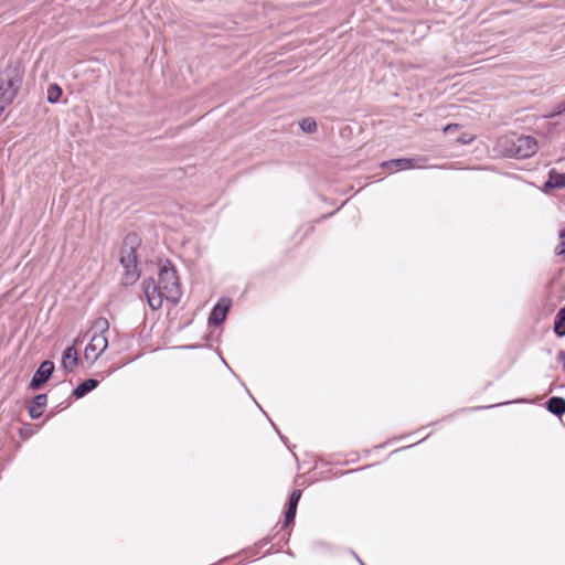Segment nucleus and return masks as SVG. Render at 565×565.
<instances>
[{
	"label": "nucleus",
	"instance_id": "nucleus-1",
	"mask_svg": "<svg viewBox=\"0 0 565 565\" xmlns=\"http://www.w3.org/2000/svg\"><path fill=\"white\" fill-rule=\"evenodd\" d=\"M143 290L151 309L162 307L163 299L178 302L181 297L179 278L170 262L160 265L158 282L153 278L143 281Z\"/></svg>",
	"mask_w": 565,
	"mask_h": 565
},
{
	"label": "nucleus",
	"instance_id": "nucleus-2",
	"mask_svg": "<svg viewBox=\"0 0 565 565\" xmlns=\"http://www.w3.org/2000/svg\"><path fill=\"white\" fill-rule=\"evenodd\" d=\"M24 71L20 63L11 62L0 72V116L14 100L23 82Z\"/></svg>",
	"mask_w": 565,
	"mask_h": 565
},
{
	"label": "nucleus",
	"instance_id": "nucleus-3",
	"mask_svg": "<svg viewBox=\"0 0 565 565\" xmlns=\"http://www.w3.org/2000/svg\"><path fill=\"white\" fill-rule=\"evenodd\" d=\"M140 245V239L137 234L129 233L126 235L121 250H120V263L125 269L126 284L135 282L139 277L137 267V248Z\"/></svg>",
	"mask_w": 565,
	"mask_h": 565
},
{
	"label": "nucleus",
	"instance_id": "nucleus-4",
	"mask_svg": "<svg viewBox=\"0 0 565 565\" xmlns=\"http://www.w3.org/2000/svg\"><path fill=\"white\" fill-rule=\"evenodd\" d=\"M108 348V339L104 334H94L86 345L84 358L94 363Z\"/></svg>",
	"mask_w": 565,
	"mask_h": 565
},
{
	"label": "nucleus",
	"instance_id": "nucleus-5",
	"mask_svg": "<svg viewBox=\"0 0 565 565\" xmlns=\"http://www.w3.org/2000/svg\"><path fill=\"white\" fill-rule=\"evenodd\" d=\"M514 154L520 159H525L534 156L539 150V143L535 138L531 136H521L513 142Z\"/></svg>",
	"mask_w": 565,
	"mask_h": 565
},
{
	"label": "nucleus",
	"instance_id": "nucleus-6",
	"mask_svg": "<svg viewBox=\"0 0 565 565\" xmlns=\"http://www.w3.org/2000/svg\"><path fill=\"white\" fill-rule=\"evenodd\" d=\"M53 371L54 363L52 361L46 360L42 362L31 380L30 387L39 390L50 379Z\"/></svg>",
	"mask_w": 565,
	"mask_h": 565
},
{
	"label": "nucleus",
	"instance_id": "nucleus-7",
	"mask_svg": "<svg viewBox=\"0 0 565 565\" xmlns=\"http://www.w3.org/2000/svg\"><path fill=\"white\" fill-rule=\"evenodd\" d=\"M228 308H230V300L221 299L216 303V306L213 308V310L209 317V322L212 324H215V326L222 323L226 318Z\"/></svg>",
	"mask_w": 565,
	"mask_h": 565
},
{
	"label": "nucleus",
	"instance_id": "nucleus-8",
	"mask_svg": "<svg viewBox=\"0 0 565 565\" xmlns=\"http://www.w3.org/2000/svg\"><path fill=\"white\" fill-rule=\"evenodd\" d=\"M78 365V354L75 345L66 348L62 355V366L67 372H73Z\"/></svg>",
	"mask_w": 565,
	"mask_h": 565
},
{
	"label": "nucleus",
	"instance_id": "nucleus-9",
	"mask_svg": "<svg viewBox=\"0 0 565 565\" xmlns=\"http://www.w3.org/2000/svg\"><path fill=\"white\" fill-rule=\"evenodd\" d=\"M47 396L46 394H39L33 398L32 404L29 407V414L31 418H39L46 406Z\"/></svg>",
	"mask_w": 565,
	"mask_h": 565
},
{
	"label": "nucleus",
	"instance_id": "nucleus-10",
	"mask_svg": "<svg viewBox=\"0 0 565 565\" xmlns=\"http://www.w3.org/2000/svg\"><path fill=\"white\" fill-rule=\"evenodd\" d=\"M414 161H415V159L402 158V159L390 160L387 162H384L382 166L392 171L398 170V169H411V168L415 167L413 164Z\"/></svg>",
	"mask_w": 565,
	"mask_h": 565
},
{
	"label": "nucleus",
	"instance_id": "nucleus-11",
	"mask_svg": "<svg viewBox=\"0 0 565 565\" xmlns=\"http://www.w3.org/2000/svg\"><path fill=\"white\" fill-rule=\"evenodd\" d=\"M97 385H98V381H96L94 379H88V380L84 381L83 383H81L79 385H77L76 388L74 390L73 394L77 398H81L84 395H86L87 393H89L92 390H94Z\"/></svg>",
	"mask_w": 565,
	"mask_h": 565
},
{
	"label": "nucleus",
	"instance_id": "nucleus-12",
	"mask_svg": "<svg viewBox=\"0 0 565 565\" xmlns=\"http://www.w3.org/2000/svg\"><path fill=\"white\" fill-rule=\"evenodd\" d=\"M547 409L557 416H561L565 413V399L563 397H552L547 402Z\"/></svg>",
	"mask_w": 565,
	"mask_h": 565
},
{
	"label": "nucleus",
	"instance_id": "nucleus-13",
	"mask_svg": "<svg viewBox=\"0 0 565 565\" xmlns=\"http://www.w3.org/2000/svg\"><path fill=\"white\" fill-rule=\"evenodd\" d=\"M565 185V174L558 173L555 170H551L547 182L545 183L546 188L551 189H559Z\"/></svg>",
	"mask_w": 565,
	"mask_h": 565
},
{
	"label": "nucleus",
	"instance_id": "nucleus-14",
	"mask_svg": "<svg viewBox=\"0 0 565 565\" xmlns=\"http://www.w3.org/2000/svg\"><path fill=\"white\" fill-rule=\"evenodd\" d=\"M554 331L558 337L565 335V307H563L555 317Z\"/></svg>",
	"mask_w": 565,
	"mask_h": 565
},
{
	"label": "nucleus",
	"instance_id": "nucleus-15",
	"mask_svg": "<svg viewBox=\"0 0 565 565\" xmlns=\"http://www.w3.org/2000/svg\"><path fill=\"white\" fill-rule=\"evenodd\" d=\"M62 96V89L58 85L52 84L47 88V102L51 104H55Z\"/></svg>",
	"mask_w": 565,
	"mask_h": 565
},
{
	"label": "nucleus",
	"instance_id": "nucleus-16",
	"mask_svg": "<svg viewBox=\"0 0 565 565\" xmlns=\"http://www.w3.org/2000/svg\"><path fill=\"white\" fill-rule=\"evenodd\" d=\"M299 126H300L301 130L307 134H312L317 130V122L311 117L303 118L299 122Z\"/></svg>",
	"mask_w": 565,
	"mask_h": 565
},
{
	"label": "nucleus",
	"instance_id": "nucleus-17",
	"mask_svg": "<svg viewBox=\"0 0 565 565\" xmlns=\"http://www.w3.org/2000/svg\"><path fill=\"white\" fill-rule=\"evenodd\" d=\"M94 329L97 331L95 334H104L109 330V322L106 318L100 317L94 321Z\"/></svg>",
	"mask_w": 565,
	"mask_h": 565
},
{
	"label": "nucleus",
	"instance_id": "nucleus-18",
	"mask_svg": "<svg viewBox=\"0 0 565 565\" xmlns=\"http://www.w3.org/2000/svg\"><path fill=\"white\" fill-rule=\"evenodd\" d=\"M558 237L561 239V243L555 248L556 255H565V230L559 231Z\"/></svg>",
	"mask_w": 565,
	"mask_h": 565
},
{
	"label": "nucleus",
	"instance_id": "nucleus-19",
	"mask_svg": "<svg viewBox=\"0 0 565 565\" xmlns=\"http://www.w3.org/2000/svg\"><path fill=\"white\" fill-rule=\"evenodd\" d=\"M296 511H297L296 505L288 504V510L285 515V526H288L294 521V519L296 516Z\"/></svg>",
	"mask_w": 565,
	"mask_h": 565
},
{
	"label": "nucleus",
	"instance_id": "nucleus-20",
	"mask_svg": "<svg viewBox=\"0 0 565 565\" xmlns=\"http://www.w3.org/2000/svg\"><path fill=\"white\" fill-rule=\"evenodd\" d=\"M296 511H297L296 505L288 504V510L285 515V526H288L294 521V519L296 516Z\"/></svg>",
	"mask_w": 565,
	"mask_h": 565
},
{
	"label": "nucleus",
	"instance_id": "nucleus-21",
	"mask_svg": "<svg viewBox=\"0 0 565 565\" xmlns=\"http://www.w3.org/2000/svg\"><path fill=\"white\" fill-rule=\"evenodd\" d=\"M300 497H301V491L300 490H294L289 497V501H288V504L289 505H296L298 504L299 500H300Z\"/></svg>",
	"mask_w": 565,
	"mask_h": 565
},
{
	"label": "nucleus",
	"instance_id": "nucleus-22",
	"mask_svg": "<svg viewBox=\"0 0 565 565\" xmlns=\"http://www.w3.org/2000/svg\"><path fill=\"white\" fill-rule=\"evenodd\" d=\"M564 111H565V103H559L556 106L555 110L552 114L547 115L546 117L547 118H553V117H555V116H557L559 114H563Z\"/></svg>",
	"mask_w": 565,
	"mask_h": 565
},
{
	"label": "nucleus",
	"instance_id": "nucleus-23",
	"mask_svg": "<svg viewBox=\"0 0 565 565\" xmlns=\"http://www.w3.org/2000/svg\"><path fill=\"white\" fill-rule=\"evenodd\" d=\"M458 128H459V125H457V124H449V125H447L444 128V132L445 134H449V132L456 131Z\"/></svg>",
	"mask_w": 565,
	"mask_h": 565
},
{
	"label": "nucleus",
	"instance_id": "nucleus-24",
	"mask_svg": "<svg viewBox=\"0 0 565 565\" xmlns=\"http://www.w3.org/2000/svg\"><path fill=\"white\" fill-rule=\"evenodd\" d=\"M558 359H559V361H562V362H563V369H564V371H565V352H564V351H561V352L558 353Z\"/></svg>",
	"mask_w": 565,
	"mask_h": 565
}]
</instances>
